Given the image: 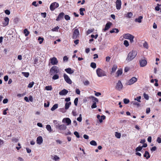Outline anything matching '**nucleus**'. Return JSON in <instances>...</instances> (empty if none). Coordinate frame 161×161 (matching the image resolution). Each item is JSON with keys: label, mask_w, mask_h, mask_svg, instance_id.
<instances>
[{"label": "nucleus", "mask_w": 161, "mask_h": 161, "mask_svg": "<svg viewBox=\"0 0 161 161\" xmlns=\"http://www.w3.org/2000/svg\"><path fill=\"white\" fill-rule=\"evenodd\" d=\"M137 52L136 51L132 50L128 54L126 60L129 62L133 59L137 55Z\"/></svg>", "instance_id": "1"}, {"label": "nucleus", "mask_w": 161, "mask_h": 161, "mask_svg": "<svg viewBox=\"0 0 161 161\" xmlns=\"http://www.w3.org/2000/svg\"><path fill=\"white\" fill-rule=\"evenodd\" d=\"M60 71L58 67L56 66H53L50 70V74L51 75L57 74Z\"/></svg>", "instance_id": "2"}, {"label": "nucleus", "mask_w": 161, "mask_h": 161, "mask_svg": "<svg viewBox=\"0 0 161 161\" xmlns=\"http://www.w3.org/2000/svg\"><path fill=\"white\" fill-rule=\"evenodd\" d=\"M96 73L97 75L99 77H102L106 76V72L100 68H98L96 70Z\"/></svg>", "instance_id": "3"}, {"label": "nucleus", "mask_w": 161, "mask_h": 161, "mask_svg": "<svg viewBox=\"0 0 161 161\" xmlns=\"http://www.w3.org/2000/svg\"><path fill=\"white\" fill-rule=\"evenodd\" d=\"M123 37L126 39H129L131 43L133 42L134 36L130 34H125L123 36Z\"/></svg>", "instance_id": "4"}, {"label": "nucleus", "mask_w": 161, "mask_h": 161, "mask_svg": "<svg viewBox=\"0 0 161 161\" xmlns=\"http://www.w3.org/2000/svg\"><path fill=\"white\" fill-rule=\"evenodd\" d=\"M59 6V4L58 3L56 2H54L52 3L50 6V9L53 11L55 8H57Z\"/></svg>", "instance_id": "5"}, {"label": "nucleus", "mask_w": 161, "mask_h": 161, "mask_svg": "<svg viewBox=\"0 0 161 161\" xmlns=\"http://www.w3.org/2000/svg\"><path fill=\"white\" fill-rule=\"evenodd\" d=\"M49 61L50 63L53 65H57L58 62L57 58L55 57L50 58Z\"/></svg>", "instance_id": "6"}, {"label": "nucleus", "mask_w": 161, "mask_h": 161, "mask_svg": "<svg viewBox=\"0 0 161 161\" xmlns=\"http://www.w3.org/2000/svg\"><path fill=\"white\" fill-rule=\"evenodd\" d=\"M123 85L120 80H119L115 87V89L119 91L121 90L123 88Z\"/></svg>", "instance_id": "7"}, {"label": "nucleus", "mask_w": 161, "mask_h": 161, "mask_svg": "<svg viewBox=\"0 0 161 161\" xmlns=\"http://www.w3.org/2000/svg\"><path fill=\"white\" fill-rule=\"evenodd\" d=\"M64 79L65 81L69 84H71L72 83V81L69 78V76L66 74H64Z\"/></svg>", "instance_id": "8"}, {"label": "nucleus", "mask_w": 161, "mask_h": 161, "mask_svg": "<svg viewBox=\"0 0 161 161\" xmlns=\"http://www.w3.org/2000/svg\"><path fill=\"white\" fill-rule=\"evenodd\" d=\"M137 80V79L136 78L133 77L127 82V84L129 85H131L135 83Z\"/></svg>", "instance_id": "9"}, {"label": "nucleus", "mask_w": 161, "mask_h": 161, "mask_svg": "<svg viewBox=\"0 0 161 161\" xmlns=\"http://www.w3.org/2000/svg\"><path fill=\"white\" fill-rule=\"evenodd\" d=\"M79 31L78 29L75 30L73 33V39H76L79 36Z\"/></svg>", "instance_id": "10"}, {"label": "nucleus", "mask_w": 161, "mask_h": 161, "mask_svg": "<svg viewBox=\"0 0 161 161\" xmlns=\"http://www.w3.org/2000/svg\"><path fill=\"white\" fill-rule=\"evenodd\" d=\"M62 122L66 123L67 125H68L71 124V120L69 118H65L63 119Z\"/></svg>", "instance_id": "11"}, {"label": "nucleus", "mask_w": 161, "mask_h": 161, "mask_svg": "<svg viewBox=\"0 0 161 161\" xmlns=\"http://www.w3.org/2000/svg\"><path fill=\"white\" fill-rule=\"evenodd\" d=\"M116 8L118 10H119L121 8V0H117L116 2Z\"/></svg>", "instance_id": "12"}, {"label": "nucleus", "mask_w": 161, "mask_h": 161, "mask_svg": "<svg viewBox=\"0 0 161 161\" xmlns=\"http://www.w3.org/2000/svg\"><path fill=\"white\" fill-rule=\"evenodd\" d=\"M140 66L143 67L146 66L147 64V61L145 59H141L140 61Z\"/></svg>", "instance_id": "13"}, {"label": "nucleus", "mask_w": 161, "mask_h": 161, "mask_svg": "<svg viewBox=\"0 0 161 161\" xmlns=\"http://www.w3.org/2000/svg\"><path fill=\"white\" fill-rule=\"evenodd\" d=\"M64 13L62 12L60 13L58 15L57 18L56 19V20L57 21L63 18L64 16Z\"/></svg>", "instance_id": "14"}, {"label": "nucleus", "mask_w": 161, "mask_h": 161, "mask_svg": "<svg viewBox=\"0 0 161 161\" xmlns=\"http://www.w3.org/2000/svg\"><path fill=\"white\" fill-rule=\"evenodd\" d=\"M112 23L111 22H109L108 23H107L105 25V28L103 29V30L104 31H106L108 30L109 29L110 27L112 25Z\"/></svg>", "instance_id": "15"}, {"label": "nucleus", "mask_w": 161, "mask_h": 161, "mask_svg": "<svg viewBox=\"0 0 161 161\" xmlns=\"http://www.w3.org/2000/svg\"><path fill=\"white\" fill-rule=\"evenodd\" d=\"M36 142L39 144H41L42 143L43 139L41 136H39L37 138Z\"/></svg>", "instance_id": "16"}, {"label": "nucleus", "mask_w": 161, "mask_h": 161, "mask_svg": "<svg viewBox=\"0 0 161 161\" xmlns=\"http://www.w3.org/2000/svg\"><path fill=\"white\" fill-rule=\"evenodd\" d=\"M68 92L67 90L64 89L60 91L59 92V94L60 95H65L68 93Z\"/></svg>", "instance_id": "17"}, {"label": "nucleus", "mask_w": 161, "mask_h": 161, "mask_svg": "<svg viewBox=\"0 0 161 161\" xmlns=\"http://www.w3.org/2000/svg\"><path fill=\"white\" fill-rule=\"evenodd\" d=\"M133 15V14L131 12L127 13L126 14H124V17L128 18H131Z\"/></svg>", "instance_id": "18"}, {"label": "nucleus", "mask_w": 161, "mask_h": 161, "mask_svg": "<svg viewBox=\"0 0 161 161\" xmlns=\"http://www.w3.org/2000/svg\"><path fill=\"white\" fill-rule=\"evenodd\" d=\"M67 128L66 126L64 124H61L58 129L59 130H64Z\"/></svg>", "instance_id": "19"}, {"label": "nucleus", "mask_w": 161, "mask_h": 161, "mask_svg": "<svg viewBox=\"0 0 161 161\" xmlns=\"http://www.w3.org/2000/svg\"><path fill=\"white\" fill-rule=\"evenodd\" d=\"M4 22L3 23V26H5L8 24L9 19L8 17H6L4 18Z\"/></svg>", "instance_id": "20"}, {"label": "nucleus", "mask_w": 161, "mask_h": 161, "mask_svg": "<svg viewBox=\"0 0 161 161\" xmlns=\"http://www.w3.org/2000/svg\"><path fill=\"white\" fill-rule=\"evenodd\" d=\"M89 98L90 99H92V100L93 103H96L98 102V99L94 96H90L89 97Z\"/></svg>", "instance_id": "21"}, {"label": "nucleus", "mask_w": 161, "mask_h": 161, "mask_svg": "<svg viewBox=\"0 0 161 161\" xmlns=\"http://www.w3.org/2000/svg\"><path fill=\"white\" fill-rule=\"evenodd\" d=\"M65 71L69 74H72L74 73L73 70H72L70 68L66 69H65Z\"/></svg>", "instance_id": "22"}, {"label": "nucleus", "mask_w": 161, "mask_h": 161, "mask_svg": "<svg viewBox=\"0 0 161 161\" xmlns=\"http://www.w3.org/2000/svg\"><path fill=\"white\" fill-rule=\"evenodd\" d=\"M143 18L142 16H140L138 18H136L135 19V21L136 22H138L139 23H141L142 22V19Z\"/></svg>", "instance_id": "23"}, {"label": "nucleus", "mask_w": 161, "mask_h": 161, "mask_svg": "<svg viewBox=\"0 0 161 161\" xmlns=\"http://www.w3.org/2000/svg\"><path fill=\"white\" fill-rule=\"evenodd\" d=\"M144 157L146 158L147 159L150 157V155L149 153L147 151H145L144 154Z\"/></svg>", "instance_id": "24"}, {"label": "nucleus", "mask_w": 161, "mask_h": 161, "mask_svg": "<svg viewBox=\"0 0 161 161\" xmlns=\"http://www.w3.org/2000/svg\"><path fill=\"white\" fill-rule=\"evenodd\" d=\"M71 104V103L70 102L66 103L65 106V109L67 110L69 108Z\"/></svg>", "instance_id": "25"}, {"label": "nucleus", "mask_w": 161, "mask_h": 161, "mask_svg": "<svg viewBox=\"0 0 161 161\" xmlns=\"http://www.w3.org/2000/svg\"><path fill=\"white\" fill-rule=\"evenodd\" d=\"M46 128L47 130L49 132H51L52 131L51 127L50 125H47L46 126Z\"/></svg>", "instance_id": "26"}, {"label": "nucleus", "mask_w": 161, "mask_h": 161, "mask_svg": "<svg viewBox=\"0 0 161 161\" xmlns=\"http://www.w3.org/2000/svg\"><path fill=\"white\" fill-rule=\"evenodd\" d=\"M52 158L55 160V161H58L59 159L60 158L57 155H55L54 156H52Z\"/></svg>", "instance_id": "27"}, {"label": "nucleus", "mask_w": 161, "mask_h": 161, "mask_svg": "<svg viewBox=\"0 0 161 161\" xmlns=\"http://www.w3.org/2000/svg\"><path fill=\"white\" fill-rule=\"evenodd\" d=\"M58 104H55L53 105V107L51 108V110L53 111L58 108Z\"/></svg>", "instance_id": "28"}, {"label": "nucleus", "mask_w": 161, "mask_h": 161, "mask_svg": "<svg viewBox=\"0 0 161 161\" xmlns=\"http://www.w3.org/2000/svg\"><path fill=\"white\" fill-rule=\"evenodd\" d=\"M139 103V102L136 101H132L130 103L131 104H133L134 105H136L137 106H139L140 105V104Z\"/></svg>", "instance_id": "29"}, {"label": "nucleus", "mask_w": 161, "mask_h": 161, "mask_svg": "<svg viewBox=\"0 0 161 161\" xmlns=\"http://www.w3.org/2000/svg\"><path fill=\"white\" fill-rule=\"evenodd\" d=\"M119 32V30L118 29L116 28H114L112 30H111L110 31V32L111 33H112L114 32H115L116 33H118Z\"/></svg>", "instance_id": "30"}, {"label": "nucleus", "mask_w": 161, "mask_h": 161, "mask_svg": "<svg viewBox=\"0 0 161 161\" xmlns=\"http://www.w3.org/2000/svg\"><path fill=\"white\" fill-rule=\"evenodd\" d=\"M80 15L83 16L84 15V14L83 12V11H85V9L84 8H81L80 9Z\"/></svg>", "instance_id": "31"}, {"label": "nucleus", "mask_w": 161, "mask_h": 161, "mask_svg": "<svg viewBox=\"0 0 161 161\" xmlns=\"http://www.w3.org/2000/svg\"><path fill=\"white\" fill-rule=\"evenodd\" d=\"M122 73V69H120L118 70L117 72V76H118L121 75Z\"/></svg>", "instance_id": "32"}, {"label": "nucleus", "mask_w": 161, "mask_h": 161, "mask_svg": "<svg viewBox=\"0 0 161 161\" xmlns=\"http://www.w3.org/2000/svg\"><path fill=\"white\" fill-rule=\"evenodd\" d=\"M24 34H25V36H27L29 33V31H28L27 29H25L24 31Z\"/></svg>", "instance_id": "33"}, {"label": "nucleus", "mask_w": 161, "mask_h": 161, "mask_svg": "<svg viewBox=\"0 0 161 161\" xmlns=\"http://www.w3.org/2000/svg\"><path fill=\"white\" fill-rule=\"evenodd\" d=\"M59 76L57 74H54V75L52 77L53 79L54 80H55L58 79L59 78Z\"/></svg>", "instance_id": "34"}, {"label": "nucleus", "mask_w": 161, "mask_h": 161, "mask_svg": "<svg viewBox=\"0 0 161 161\" xmlns=\"http://www.w3.org/2000/svg\"><path fill=\"white\" fill-rule=\"evenodd\" d=\"M90 144L91 145L94 146H96L97 145V142L94 140H92L90 142Z\"/></svg>", "instance_id": "35"}, {"label": "nucleus", "mask_w": 161, "mask_h": 161, "mask_svg": "<svg viewBox=\"0 0 161 161\" xmlns=\"http://www.w3.org/2000/svg\"><path fill=\"white\" fill-rule=\"evenodd\" d=\"M115 136L117 138H120L121 136V134L120 133L116 132L115 133Z\"/></svg>", "instance_id": "36"}, {"label": "nucleus", "mask_w": 161, "mask_h": 161, "mask_svg": "<svg viewBox=\"0 0 161 161\" xmlns=\"http://www.w3.org/2000/svg\"><path fill=\"white\" fill-rule=\"evenodd\" d=\"M117 66L116 65H114L112 68V72H114L117 68Z\"/></svg>", "instance_id": "37"}, {"label": "nucleus", "mask_w": 161, "mask_h": 161, "mask_svg": "<svg viewBox=\"0 0 161 161\" xmlns=\"http://www.w3.org/2000/svg\"><path fill=\"white\" fill-rule=\"evenodd\" d=\"M91 66L93 69H95L96 67V64L95 63L92 62L91 64Z\"/></svg>", "instance_id": "38"}, {"label": "nucleus", "mask_w": 161, "mask_h": 161, "mask_svg": "<svg viewBox=\"0 0 161 161\" xmlns=\"http://www.w3.org/2000/svg\"><path fill=\"white\" fill-rule=\"evenodd\" d=\"M141 96H139L138 97H137L134 98L135 101H137L138 102H141Z\"/></svg>", "instance_id": "39"}, {"label": "nucleus", "mask_w": 161, "mask_h": 161, "mask_svg": "<svg viewBox=\"0 0 161 161\" xmlns=\"http://www.w3.org/2000/svg\"><path fill=\"white\" fill-rule=\"evenodd\" d=\"M45 89L47 91H51L52 89V88L51 86H48L45 87Z\"/></svg>", "instance_id": "40"}, {"label": "nucleus", "mask_w": 161, "mask_h": 161, "mask_svg": "<svg viewBox=\"0 0 161 161\" xmlns=\"http://www.w3.org/2000/svg\"><path fill=\"white\" fill-rule=\"evenodd\" d=\"M22 73L24 76L26 77H28L29 75V73L28 72H22Z\"/></svg>", "instance_id": "41"}, {"label": "nucleus", "mask_w": 161, "mask_h": 161, "mask_svg": "<svg viewBox=\"0 0 161 161\" xmlns=\"http://www.w3.org/2000/svg\"><path fill=\"white\" fill-rule=\"evenodd\" d=\"M142 147L139 146L136 149V151L137 152L141 151L142 150Z\"/></svg>", "instance_id": "42"}, {"label": "nucleus", "mask_w": 161, "mask_h": 161, "mask_svg": "<svg viewBox=\"0 0 161 161\" xmlns=\"http://www.w3.org/2000/svg\"><path fill=\"white\" fill-rule=\"evenodd\" d=\"M124 44L126 47H127L129 46V42L127 40H125L124 41Z\"/></svg>", "instance_id": "43"}, {"label": "nucleus", "mask_w": 161, "mask_h": 161, "mask_svg": "<svg viewBox=\"0 0 161 161\" xmlns=\"http://www.w3.org/2000/svg\"><path fill=\"white\" fill-rule=\"evenodd\" d=\"M34 84V82H30L28 86V87L30 88L32 87L33 86Z\"/></svg>", "instance_id": "44"}, {"label": "nucleus", "mask_w": 161, "mask_h": 161, "mask_svg": "<svg viewBox=\"0 0 161 161\" xmlns=\"http://www.w3.org/2000/svg\"><path fill=\"white\" fill-rule=\"evenodd\" d=\"M44 40V39L43 38H42L41 37H39L38 39V40L39 41V43L41 44Z\"/></svg>", "instance_id": "45"}, {"label": "nucleus", "mask_w": 161, "mask_h": 161, "mask_svg": "<svg viewBox=\"0 0 161 161\" xmlns=\"http://www.w3.org/2000/svg\"><path fill=\"white\" fill-rule=\"evenodd\" d=\"M77 121H79L80 122H81V121H82V116H81V114H80L79 117L77 119Z\"/></svg>", "instance_id": "46"}, {"label": "nucleus", "mask_w": 161, "mask_h": 161, "mask_svg": "<svg viewBox=\"0 0 161 161\" xmlns=\"http://www.w3.org/2000/svg\"><path fill=\"white\" fill-rule=\"evenodd\" d=\"M143 96H144V98L145 99H146L147 100H148V99H149V96H148V95L147 94H146L145 93H144L143 94Z\"/></svg>", "instance_id": "47"}, {"label": "nucleus", "mask_w": 161, "mask_h": 161, "mask_svg": "<svg viewBox=\"0 0 161 161\" xmlns=\"http://www.w3.org/2000/svg\"><path fill=\"white\" fill-rule=\"evenodd\" d=\"M123 101L124 103L126 104L130 102L129 100L126 98L124 99Z\"/></svg>", "instance_id": "48"}, {"label": "nucleus", "mask_w": 161, "mask_h": 161, "mask_svg": "<svg viewBox=\"0 0 161 161\" xmlns=\"http://www.w3.org/2000/svg\"><path fill=\"white\" fill-rule=\"evenodd\" d=\"M143 47L146 48V49H147L148 48V45L147 43L146 42H145L143 44Z\"/></svg>", "instance_id": "49"}, {"label": "nucleus", "mask_w": 161, "mask_h": 161, "mask_svg": "<svg viewBox=\"0 0 161 161\" xmlns=\"http://www.w3.org/2000/svg\"><path fill=\"white\" fill-rule=\"evenodd\" d=\"M78 99V98H76L75 99L74 101L75 105V106H77Z\"/></svg>", "instance_id": "50"}, {"label": "nucleus", "mask_w": 161, "mask_h": 161, "mask_svg": "<svg viewBox=\"0 0 161 161\" xmlns=\"http://www.w3.org/2000/svg\"><path fill=\"white\" fill-rule=\"evenodd\" d=\"M94 30V29H89L87 31V35L88 34H90V33H91V32H92Z\"/></svg>", "instance_id": "51"}, {"label": "nucleus", "mask_w": 161, "mask_h": 161, "mask_svg": "<svg viewBox=\"0 0 161 161\" xmlns=\"http://www.w3.org/2000/svg\"><path fill=\"white\" fill-rule=\"evenodd\" d=\"M83 83H84V84L85 86L88 85L90 84L88 80H86L85 81H84Z\"/></svg>", "instance_id": "52"}, {"label": "nucleus", "mask_w": 161, "mask_h": 161, "mask_svg": "<svg viewBox=\"0 0 161 161\" xmlns=\"http://www.w3.org/2000/svg\"><path fill=\"white\" fill-rule=\"evenodd\" d=\"M64 18H65V19L67 20H69L70 19V17L68 15H66L65 16Z\"/></svg>", "instance_id": "53"}, {"label": "nucleus", "mask_w": 161, "mask_h": 161, "mask_svg": "<svg viewBox=\"0 0 161 161\" xmlns=\"http://www.w3.org/2000/svg\"><path fill=\"white\" fill-rule=\"evenodd\" d=\"M74 134L76 136L77 138H79L80 136L79 135V133L77 131H75L74 132Z\"/></svg>", "instance_id": "54"}, {"label": "nucleus", "mask_w": 161, "mask_h": 161, "mask_svg": "<svg viewBox=\"0 0 161 161\" xmlns=\"http://www.w3.org/2000/svg\"><path fill=\"white\" fill-rule=\"evenodd\" d=\"M97 107L96 103H93L92 105L91 106L92 108H95Z\"/></svg>", "instance_id": "55"}, {"label": "nucleus", "mask_w": 161, "mask_h": 161, "mask_svg": "<svg viewBox=\"0 0 161 161\" xmlns=\"http://www.w3.org/2000/svg\"><path fill=\"white\" fill-rule=\"evenodd\" d=\"M41 15L42 17L44 18H45L46 16V13H42Z\"/></svg>", "instance_id": "56"}, {"label": "nucleus", "mask_w": 161, "mask_h": 161, "mask_svg": "<svg viewBox=\"0 0 161 161\" xmlns=\"http://www.w3.org/2000/svg\"><path fill=\"white\" fill-rule=\"evenodd\" d=\"M59 29V27L58 26H57L54 28L52 30L53 31H57Z\"/></svg>", "instance_id": "57"}, {"label": "nucleus", "mask_w": 161, "mask_h": 161, "mask_svg": "<svg viewBox=\"0 0 161 161\" xmlns=\"http://www.w3.org/2000/svg\"><path fill=\"white\" fill-rule=\"evenodd\" d=\"M5 13L7 15H9L10 13V11L7 9L5 11Z\"/></svg>", "instance_id": "58"}, {"label": "nucleus", "mask_w": 161, "mask_h": 161, "mask_svg": "<svg viewBox=\"0 0 161 161\" xmlns=\"http://www.w3.org/2000/svg\"><path fill=\"white\" fill-rule=\"evenodd\" d=\"M32 5L35 7H37L38 5V4H36V1L33 2L32 3Z\"/></svg>", "instance_id": "59"}, {"label": "nucleus", "mask_w": 161, "mask_h": 161, "mask_svg": "<svg viewBox=\"0 0 161 161\" xmlns=\"http://www.w3.org/2000/svg\"><path fill=\"white\" fill-rule=\"evenodd\" d=\"M60 125V124H59L58 123L56 125H55V126L56 129H58Z\"/></svg>", "instance_id": "60"}, {"label": "nucleus", "mask_w": 161, "mask_h": 161, "mask_svg": "<svg viewBox=\"0 0 161 161\" xmlns=\"http://www.w3.org/2000/svg\"><path fill=\"white\" fill-rule=\"evenodd\" d=\"M68 58L67 56H65L63 57V60L64 61H68Z\"/></svg>", "instance_id": "61"}, {"label": "nucleus", "mask_w": 161, "mask_h": 161, "mask_svg": "<svg viewBox=\"0 0 161 161\" xmlns=\"http://www.w3.org/2000/svg\"><path fill=\"white\" fill-rule=\"evenodd\" d=\"M8 99H4L3 101V103L4 104L8 102Z\"/></svg>", "instance_id": "62"}, {"label": "nucleus", "mask_w": 161, "mask_h": 161, "mask_svg": "<svg viewBox=\"0 0 161 161\" xmlns=\"http://www.w3.org/2000/svg\"><path fill=\"white\" fill-rule=\"evenodd\" d=\"M110 59V57H109V56L107 57L106 58V61L107 62H108L109 61Z\"/></svg>", "instance_id": "63"}, {"label": "nucleus", "mask_w": 161, "mask_h": 161, "mask_svg": "<svg viewBox=\"0 0 161 161\" xmlns=\"http://www.w3.org/2000/svg\"><path fill=\"white\" fill-rule=\"evenodd\" d=\"M157 141L159 143H161V138L159 137L157 138Z\"/></svg>", "instance_id": "64"}]
</instances>
